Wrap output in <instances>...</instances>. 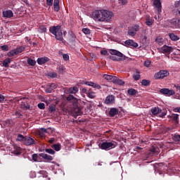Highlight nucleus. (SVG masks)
Instances as JSON below:
<instances>
[{"instance_id":"1","label":"nucleus","mask_w":180,"mask_h":180,"mask_svg":"<svg viewBox=\"0 0 180 180\" xmlns=\"http://www.w3.org/2000/svg\"><path fill=\"white\" fill-rule=\"evenodd\" d=\"M92 18L97 22H110L113 18V13L108 10H96L91 14Z\"/></svg>"},{"instance_id":"2","label":"nucleus","mask_w":180,"mask_h":180,"mask_svg":"<svg viewBox=\"0 0 180 180\" xmlns=\"http://www.w3.org/2000/svg\"><path fill=\"white\" fill-rule=\"evenodd\" d=\"M66 101L72 105L71 110L72 113L76 115V116H80V115H82V110L81 109V107H79L77 98H75L72 95H69L66 98Z\"/></svg>"},{"instance_id":"3","label":"nucleus","mask_w":180,"mask_h":180,"mask_svg":"<svg viewBox=\"0 0 180 180\" xmlns=\"http://www.w3.org/2000/svg\"><path fill=\"white\" fill-rule=\"evenodd\" d=\"M49 32L53 36H55V38L56 40H58V41H63L64 38H63V31L61 30V25H56V26H52L49 28Z\"/></svg>"},{"instance_id":"4","label":"nucleus","mask_w":180,"mask_h":180,"mask_svg":"<svg viewBox=\"0 0 180 180\" xmlns=\"http://www.w3.org/2000/svg\"><path fill=\"white\" fill-rule=\"evenodd\" d=\"M109 53L112 54V56H110V60H112V61H124L127 57L126 56L123 55L120 51L115 50V49H110ZM119 57V58H117Z\"/></svg>"},{"instance_id":"5","label":"nucleus","mask_w":180,"mask_h":180,"mask_svg":"<svg viewBox=\"0 0 180 180\" xmlns=\"http://www.w3.org/2000/svg\"><path fill=\"white\" fill-rule=\"evenodd\" d=\"M99 147L101 148V150H105V151H108L110 150V148H115V147H116V144H115L113 142L105 141L99 143Z\"/></svg>"},{"instance_id":"6","label":"nucleus","mask_w":180,"mask_h":180,"mask_svg":"<svg viewBox=\"0 0 180 180\" xmlns=\"http://www.w3.org/2000/svg\"><path fill=\"white\" fill-rule=\"evenodd\" d=\"M168 75H169L168 70H160L158 73L155 74L154 78L155 79H162L165 77H168Z\"/></svg>"},{"instance_id":"7","label":"nucleus","mask_w":180,"mask_h":180,"mask_svg":"<svg viewBox=\"0 0 180 180\" xmlns=\"http://www.w3.org/2000/svg\"><path fill=\"white\" fill-rule=\"evenodd\" d=\"M160 92L162 95H165V96H172V95L175 94V91H174V89L167 88L161 89Z\"/></svg>"},{"instance_id":"8","label":"nucleus","mask_w":180,"mask_h":180,"mask_svg":"<svg viewBox=\"0 0 180 180\" xmlns=\"http://www.w3.org/2000/svg\"><path fill=\"white\" fill-rule=\"evenodd\" d=\"M37 143L34 139L32 138V136H25V140L24 141V146H36Z\"/></svg>"},{"instance_id":"9","label":"nucleus","mask_w":180,"mask_h":180,"mask_svg":"<svg viewBox=\"0 0 180 180\" xmlns=\"http://www.w3.org/2000/svg\"><path fill=\"white\" fill-rule=\"evenodd\" d=\"M153 5L156 9H158V13L162 12V5L161 4V0H153Z\"/></svg>"},{"instance_id":"10","label":"nucleus","mask_w":180,"mask_h":180,"mask_svg":"<svg viewBox=\"0 0 180 180\" xmlns=\"http://www.w3.org/2000/svg\"><path fill=\"white\" fill-rule=\"evenodd\" d=\"M69 36L70 37L69 39V43H70L72 46H75V44L77 43V41H76L77 36H75V34L72 31L69 32Z\"/></svg>"},{"instance_id":"11","label":"nucleus","mask_w":180,"mask_h":180,"mask_svg":"<svg viewBox=\"0 0 180 180\" xmlns=\"http://www.w3.org/2000/svg\"><path fill=\"white\" fill-rule=\"evenodd\" d=\"M115 102V96L110 94L108 95L105 100V105H113Z\"/></svg>"},{"instance_id":"12","label":"nucleus","mask_w":180,"mask_h":180,"mask_svg":"<svg viewBox=\"0 0 180 180\" xmlns=\"http://www.w3.org/2000/svg\"><path fill=\"white\" fill-rule=\"evenodd\" d=\"M124 44L127 47H134L135 49L139 47V44L132 39H127L124 41Z\"/></svg>"},{"instance_id":"13","label":"nucleus","mask_w":180,"mask_h":180,"mask_svg":"<svg viewBox=\"0 0 180 180\" xmlns=\"http://www.w3.org/2000/svg\"><path fill=\"white\" fill-rule=\"evenodd\" d=\"M3 18H5V19H11V18H13V11L11 10L3 11Z\"/></svg>"},{"instance_id":"14","label":"nucleus","mask_w":180,"mask_h":180,"mask_svg":"<svg viewBox=\"0 0 180 180\" xmlns=\"http://www.w3.org/2000/svg\"><path fill=\"white\" fill-rule=\"evenodd\" d=\"M48 61H50V58L46 56L38 58L37 60V63L39 64V65H43V64H46V63H48Z\"/></svg>"},{"instance_id":"15","label":"nucleus","mask_w":180,"mask_h":180,"mask_svg":"<svg viewBox=\"0 0 180 180\" xmlns=\"http://www.w3.org/2000/svg\"><path fill=\"white\" fill-rule=\"evenodd\" d=\"M116 115H119V109L116 108H111L109 111L110 117H115Z\"/></svg>"},{"instance_id":"16","label":"nucleus","mask_w":180,"mask_h":180,"mask_svg":"<svg viewBox=\"0 0 180 180\" xmlns=\"http://www.w3.org/2000/svg\"><path fill=\"white\" fill-rule=\"evenodd\" d=\"M85 85H88V86H92V88H96V89H101L102 86L98 84L94 83L92 82H86Z\"/></svg>"},{"instance_id":"17","label":"nucleus","mask_w":180,"mask_h":180,"mask_svg":"<svg viewBox=\"0 0 180 180\" xmlns=\"http://www.w3.org/2000/svg\"><path fill=\"white\" fill-rule=\"evenodd\" d=\"M170 23L176 29L180 27V19L173 18L171 20Z\"/></svg>"},{"instance_id":"18","label":"nucleus","mask_w":180,"mask_h":180,"mask_svg":"<svg viewBox=\"0 0 180 180\" xmlns=\"http://www.w3.org/2000/svg\"><path fill=\"white\" fill-rule=\"evenodd\" d=\"M39 157H41V158H44L46 161H53V156L46 153H39Z\"/></svg>"},{"instance_id":"19","label":"nucleus","mask_w":180,"mask_h":180,"mask_svg":"<svg viewBox=\"0 0 180 180\" xmlns=\"http://www.w3.org/2000/svg\"><path fill=\"white\" fill-rule=\"evenodd\" d=\"M103 78L108 81L109 82H113L115 81V78L116 76L110 75H103Z\"/></svg>"},{"instance_id":"20","label":"nucleus","mask_w":180,"mask_h":180,"mask_svg":"<svg viewBox=\"0 0 180 180\" xmlns=\"http://www.w3.org/2000/svg\"><path fill=\"white\" fill-rule=\"evenodd\" d=\"M20 108L22 110H27L28 109H30V105H29L27 101H22L21 102Z\"/></svg>"},{"instance_id":"21","label":"nucleus","mask_w":180,"mask_h":180,"mask_svg":"<svg viewBox=\"0 0 180 180\" xmlns=\"http://www.w3.org/2000/svg\"><path fill=\"white\" fill-rule=\"evenodd\" d=\"M26 139V136H23L21 134H17L16 141H20V143H22V144H25V140Z\"/></svg>"},{"instance_id":"22","label":"nucleus","mask_w":180,"mask_h":180,"mask_svg":"<svg viewBox=\"0 0 180 180\" xmlns=\"http://www.w3.org/2000/svg\"><path fill=\"white\" fill-rule=\"evenodd\" d=\"M162 53H171L172 52V47L165 45L161 48Z\"/></svg>"},{"instance_id":"23","label":"nucleus","mask_w":180,"mask_h":180,"mask_svg":"<svg viewBox=\"0 0 180 180\" xmlns=\"http://www.w3.org/2000/svg\"><path fill=\"white\" fill-rule=\"evenodd\" d=\"M53 10L55 12H58V11H60V0H54Z\"/></svg>"},{"instance_id":"24","label":"nucleus","mask_w":180,"mask_h":180,"mask_svg":"<svg viewBox=\"0 0 180 180\" xmlns=\"http://www.w3.org/2000/svg\"><path fill=\"white\" fill-rule=\"evenodd\" d=\"M112 82L113 84H116L117 85H120V86H123L124 84V81L117 78V77L116 76H115V78L114 79V82Z\"/></svg>"},{"instance_id":"25","label":"nucleus","mask_w":180,"mask_h":180,"mask_svg":"<svg viewBox=\"0 0 180 180\" xmlns=\"http://www.w3.org/2000/svg\"><path fill=\"white\" fill-rule=\"evenodd\" d=\"M161 112H162V110H161L158 107H155V108L151 109L152 115H158L159 113H161Z\"/></svg>"},{"instance_id":"26","label":"nucleus","mask_w":180,"mask_h":180,"mask_svg":"<svg viewBox=\"0 0 180 180\" xmlns=\"http://www.w3.org/2000/svg\"><path fill=\"white\" fill-rule=\"evenodd\" d=\"M172 119L174 122L176 126L179 123V115L178 114H173L172 115Z\"/></svg>"},{"instance_id":"27","label":"nucleus","mask_w":180,"mask_h":180,"mask_svg":"<svg viewBox=\"0 0 180 180\" xmlns=\"http://www.w3.org/2000/svg\"><path fill=\"white\" fill-rule=\"evenodd\" d=\"M11 61H12V59L6 58L5 60H3V66L5 67L6 68H8V67H9V64H11Z\"/></svg>"},{"instance_id":"28","label":"nucleus","mask_w":180,"mask_h":180,"mask_svg":"<svg viewBox=\"0 0 180 180\" xmlns=\"http://www.w3.org/2000/svg\"><path fill=\"white\" fill-rule=\"evenodd\" d=\"M68 92L69 94H77V92H78V87L77 86L70 87L68 90Z\"/></svg>"},{"instance_id":"29","label":"nucleus","mask_w":180,"mask_h":180,"mask_svg":"<svg viewBox=\"0 0 180 180\" xmlns=\"http://www.w3.org/2000/svg\"><path fill=\"white\" fill-rule=\"evenodd\" d=\"M145 23L147 26H151L153 25V23H154V20L148 16L146 17Z\"/></svg>"},{"instance_id":"30","label":"nucleus","mask_w":180,"mask_h":180,"mask_svg":"<svg viewBox=\"0 0 180 180\" xmlns=\"http://www.w3.org/2000/svg\"><path fill=\"white\" fill-rule=\"evenodd\" d=\"M13 153H14V154H16V155H19V154H20V153H22V149L20 148V147L14 146Z\"/></svg>"},{"instance_id":"31","label":"nucleus","mask_w":180,"mask_h":180,"mask_svg":"<svg viewBox=\"0 0 180 180\" xmlns=\"http://www.w3.org/2000/svg\"><path fill=\"white\" fill-rule=\"evenodd\" d=\"M172 139L174 141H180V135L179 134H172Z\"/></svg>"},{"instance_id":"32","label":"nucleus","mask_w":180,"mask_h":180,"mask_svg":"<svg viewBox=\"0 0 180 180\" xmlns=\"http://www.w3.org/2000/svg\"><path fill=\"white\" fill-rule=\"evenodd\" d=\"M140 72H139V70L136 71V74L133 75V78L134 79V81H139V79H140Z\"/></svg>"},{"instance_id":"33","label":"nucleus","mask_w":180,"mask_h":180,"mask_svg":"<svg viewBox=\"0 0 180 180\" xmlns=\"http://www.w3.org/2000/svg\"><path fill=\"white\" fill-rule=\"evenodd\" d=\"M127 92H128L129 95H131V96H134V95L137 94V91H136V89H129Z\"/></svg>"},{"instance_id":"34","label":"nucleus","mask_w":180,"mask_h":180,"mask_svg":"<svg viewBox=\"0 0 180 180\" xmlns=\"http://www.w3.org/2000/svg\"><path fill=\"white\" fill-rule=\"evenodd\" d=\"M169 38L171 39V40H173L174 41L179 40V37L175 35L174 33L169 34Z\"/></svg>"},{"instance_id":"35","label":"nucleus","mask_w":180,"mask_h":180,"mask_svg":"<svg viewBox=\"0 0 180 180\" xmlns=\"http://www.w3.org/2000/svg\"><path fill=\"white\" fill-rule=\"evenodd\" d=\"M27 63V64H29V65H31L32 67H34V65H36V60L32 58H28Z\"/></svg>"},{"instance_id":"36","label":"nucleus","mask_w":180,"mask_h":180,"mask_svg":"<svg viewBox=\"0 0 180 180\" xmlns=\"http://www.w3.org/2000/svg\"><path fill=\"white\" fill-rule=\"evenodd\" d=\"M150 84H151V82L150 80H147V79H143L141 81V84L143 86H150Z\"/></svg>"},{"instance_id":"37","label":"nucleus","mask_w":180,"mask_h":180,"mask_svg":"<svg viewBox=\"0 0 180 180\" xmlns=\"http://www.w3.org/2000/svg\"><path fill=\"white\" fill-rule=\"evenodd\" d=\"M88 98H90V99H94V98H96V94L94 91H89L87 93Z\"/></svg>"},{"instance_id":"38","label":"nucleus","mask_w":180,"mask_h":180,"mask_svg":"<svg viewBox=\"0 0 180 180\" xmlns=\"http://www.w3.org/2000/svg\"><path fill=\"white\" fill-rule=\"evenodd\" d=\"M7 56L8 57H14V56H18V53L16 52V50L14 49V50H12L11 51H9L7 54Z\"/></svg>"},{"instance_id":"39","label":"nucleus","mask_w":180,"mask_h":180,"mask_svg":"<svg viewBox=\"0 0 180 180\" xmlns=\"http://www.w3.org/2000/svg\"><path fill=\"white\" fill-rule=\"evenodd\" d=\"M25 46H19L17 49H15V51L17 54H20V53H22V51H25Z\"/></svg>"},{"instance_id":"40","label":"nucleus","mask_w":180,"mask_h":180,"mask_svg":"<svg viewBox=\"0 0 180 180\" xmlns=\"http://www.w3.org/2000/svg\"><path fill=\"white\" fill-rule=\"evenodd\" d=\"M32 160L34 161V162H39V160H40V155H37L36 153L32 155Z\"/></svg>"},{"instance_id":"41","label":"nucleus","mask_w":180,"mask_h":180,"mask_svg":"<svg viewBox=\"0 0 180 180\" xmlns=\"http://www.w3.org/2000/svg\"><path fill=\"white\" fill-rule=\"evenodd\" d=\"M155 41L156 43H158V44H159V46H162L164 43V39L161 37H157Z\"/></svg>"},{"instance_id":"42","label":"nucleus","mask_w":180,"mask_h":180,"mask_svg":"<svg viewBox=\"0 0 180 180\" xmlns=\"http://www.w3.org/2000/svg\"><path fill=\"white\" fill-rule=\"evenodd\" d=\"M150 153H160V148H155V146H152L150 149Z\"/></svg>"},{"instance_id":"43","label":"nucleus","mask_w":180,"mask_h":180,"mask_svg":"<svg viewBox=\"0 0 180 180\" xmlns=\"http://www.w3.org/2000/svg\"><path fill=\"white\" fill-rule=\"evenodd\" d=\"M39 174L42 175L43 178H49V173L44 170L40 171Z\"/></svg>"},{"instance_id":"44","label":"nucleus","mask_w":180,"mask_h":180,"mask_svg":"<svg viewBox=\"0 0 180 180\" xmlns=\"http://www.w3.org/2000/svg\"><path fill=\"white\" fill-rule=\"evenodd\" d=\"M128 34L134 37V36H136V32L134 31V30L131 27H130L128 30Z\"/></svg>"},{"instance_id":"45","label":"nucleus","mask_w":180,"mask_h":180,"mask_svg":"<svg viewBox=\"0 0 180 180\" xmlns=\"http://www.w3.org/2000/svg\"><path fill=\"white\" fill-rule=\"evenodd\" d=\"M53 89L51 88V86L47 85L46 88L45 89V91L46 92V94H51V92H53Z\"/></svg>"},{"instance_id":"46","label":"nucleus","mask_w":180,"mask_h":180,"mask_svg":"<svg viewBox=\"0 0 180 180\" xmlns=\"http://www.w3.org/2000/svg\"><path fill=\"white\" fill-rule=\"evenodd\" d=\"M131 28L136 33V32H139L140 30V26L135 25L131 27Z\"/></svg>"},{"instance_id":"47","label":"nucleus","mask_w":180,"mask_h":180,"mask_svg":"<svg viewBox=\"0 0 180 180\" xmlns=\"http://www.w3.org/2000/svg\"><path fill=\"white\" fill-rule=\"evenodd\" d=\"M64 70H65V68L63 65L59 66L58 68V72L59 74H64Z\"/></svg>"},{"instance_id":"48","label":"nucleus","mask_w":180,"mask_h":180,"mask_svg":"<svg viewBox=\"0 0 180 180\" xmlns=\"http://www.w3.org/2000/svg\"><path fill=\"white\" fill-rule=\"evenodd\" d=\"M45 151L46 153H48V154H51V155H54V154H56V151L53 149H46Z\"/></svg>"},{"instance_id":"49","label":"nucleus","mask_w":180,"mask_h":180,"mask_svg":"<svg viewBox=\"0 0 180 180\" xmlns=\"http://www.w3.org/2000/svg\"><path fill=\"white\" fill-rule=\"evenodd\" d=\"M53 148H54V150H56V151H60V150H61V145L55 144L53 145Z\"/></svg>"},{"instance_id":"50","label":"nucleus","mask_w":180,"mask_h":180,"mask_svg":"<svg viewBox=\"0 0 180 180\" xmlns=\"http://www.w3.org/2000/svg\"><path fill=\"white\" fill-rule=\"evenodd\" d=\"M82 32H83V33H84V34H91V30H89L88 28H83Z\"/></svg>"},{"instance_id":"51","label":"nucleus","mask_w":180,"mask_h":180,"mask_svg":"<svg viewBox=\"0 0 180 180\" xmlns=\"http://www.w3.org/2000/svg\"><path fill=\"white\" fill-rule=\"evenodd\" d=\"M1 49L3 50V51H9V46H8V45L1 46Z\"/></svg>"},{"instance_id":"52","label":"nucleus","mask_w":180,"mask_h":180,"mask_svg":"<svg viewBox=\"0 0 180 180\" xmlns=\"http://www.w3.org/2000/svg\"><path fill=\"white\" fill-rule=\"evenodd\" d=\"M38 108L39 109H41V110L46 109V105L44 103H39L38 104Z\"/></svg>"},{"instance_id":"53","label":"nucleus","mask_w":180,"mask_h":180,"mask_svg":"<svg viewBox=\"0 0 180 180\" xmlns=\"http://www.w3.org/2000/svg\"><path fill=\"white\" fill-rule=\"evenodd\" d=\"M49 77H50L51 78H57V73L56 72H51L49 74Z\"/></svg>"},{"instance_id":"54","label":"nucleus","mask_w":180,"mask_h":180,"mask_svg":"<svg viewBox=\"0 0 180 180\" xmlns=\"http://www.w3.org/2000/svg\"><path fill=\"white\" fill-rule=\"evenodd\" d=\"M141 150H143V148H141L140 146H136L134 148V151H136L137 153H141Z\"/></svg>"},{"instance_id":"55","label":"nucleus","mask_w":180,"mask_h":180,"mask_svg":"<svg viewBox=\"0 0 180 180\" xmlns=\"http://www.w3.org/2000/svg\"><path fill=\"white\" fill-rule=\"evenodd\" d=\"M160 115H159L160 117H164L165 116L167 115V110H164L163 111H162L161 112H160Z\"/></svg>"},{"instance_id":"56","label":"nucleus","mask_w":180,"mask_h":180,"mask_svg":"<svg viewBox=\"0 0 180 180\" xmlns=\"http://www.w3.org/2000/svg\"><path fill=\"white\" fill-rule=\"evenodd\" d=\"M63 58L65 61H68V60H70V56H68V54H63Z\"/></svg>"},{"instance_id":"57","label":"nucleus","mask_w":180,"mask_h":180,"mask_svg":"<svg viewBox=\"0 0 180 180\" xmlns=\"http://www.w3.org/2000/svg\"><path fill=\"white\" fill-rule=\"evenodd\" d=\"M15 116H17V117H22V116H23V115L22 113H20V112L19 111H15L14 113Z\"/></svg>"},{"instance_id":"58","label":"nucleus","mask_w":180,"mask_h":180,"mask_svg":"<svg viewBox=\"0 0 180 180\" xmlns=\"http://www.w3.org/2000/svg\"><path fill=\"white\" fill-rule=\"evenodd\" d=\"M118 2L120 4V5L127 4V0H118Z\"/></svg>"},{"instance_id":"59","label":"nucleus","mask_w":180,"mask_h":180,"mask_svg":"<svg viewBox=\"0 0 180 180\" xmlns=\"http://www.w3.org/2000/svg\"><path fill=\"white\" fill-rule=\"evenodd\" d=\"M51 86V88L54 91V89H56L57 84L56 83H51L49 84Z\"/></svg>"},{"instance_id":"60","label":"nucleus","mask_w":180,"mask_h":180,"mask_svg":"<svg viewBox=\"0 0 180 180\" xmlns=\"http://www.w3.org/2000/svg\"><path fill=\"white\" fill-rule=\"evenodd\" d=\"M53 0H46V5H48V6H53Z\"/></svg>"},{"instance_id":"61","label":"nucleus","mask_w":180,"mask_h":180,"mask_svg":"<svg viewBox=\"0 0 180 180\" xmlns=\"http://www.w3.org/2000/svg\"><path fill=\"white\" fill-rule=\"evenodd\" d=\"M4 101H5V96L0 94V103H4Z\"/></svg>"},{"instance_id":"62","label":"nucleus","mask_w":180,"mask_h":180,"mask_svg":"<svg viewBox=\"0 0 180 180\" xmlns=\"http://www.w3.org/2000/svg\"><path fill=\"white\" fill-rule=\"evenodd\" d=\"M150 64H151V61L150 60H146L145 63H144V65L145 67H150Z\"/></svg>"},{"instance_id":"63","label":"nucleus","mask_w":180,"mask_h":180,"mask_svg":"<svg viewBox=\"0 0 180 180\" xmlns=\"http://www.w3.org/2000/svg\"><path fill=\"white\" fill-rule=\"evenodd\" d=\"M49 112H56V107L54 106H49Z\"/></svg>"},{"instance_id":"64","label":"nucleus","mask_w":180,"mask_h":180,"mask_svg":"<svg viewBox=\"0 0 180 180\" xmlns=\"http://www.w3.org/2000/svg\"><path fill=\"white\" fill-rule=\"evenodd\" d=\"M101 54H102V56H107L108 54V51L106 50H103L101 51Z\"/></svg>"}]
</instances>
